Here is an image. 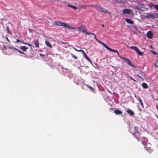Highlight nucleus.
Instances as JSON below:
<instances>
[{
	"label": "nucleus",
	"mask_w": 158,
	"mask_h": 158,
	"mask_svg": "<svg viewBox=\"0 0 158 158\" xmlns=\"http://www.w3.org/2000/svg\"><path fill=\"white\" fill-rule=\"evenodd\" d=\"M77 29L79 31H82V32H84L86 35H93L94 36V37L95 40L99 43L102 44L106 49L110 51H113L115 52H118V51H115L113 49H112L109 47L106 44H105L104 43L102 42V41L98 40L96 37L95 35L93 33H90L86 31V27L84 25H82L79 27H77Z\"/></svg>",
	"instance_id": "obj_1"
},
{
	"label": "nucleus",
	"mask_w": 158,
	"mask_h": 158,
	"mask_svg": "<svg viewBox=\"0 0 158 158\" xmlns=\"http://www.w3.org/2000/svg\"><path fill=\"white\" fill-rule=\"evenodd\" d=\"M113 50H114V49H113ZM114 50L117 51H118V52H113V51H112V52L117 53L118 55L124 61H126L127 62V63L128 65H129L130 66H131L132 67L135 68L136 67V66L135 65L133 64L131 62L128 58H126L121 57V56H119L118 51L117 50Z\"/></svg>",
	"instance_id": "obj_2"
},
{
	"label": "nucleus",
	"mask_w": 158,
	"mask_h": 158,
	"mask_svg": "<svg viewBox=\"0 0 158 158\" xmlns=\"http://www.w3.org/2000/svg\"><path fill=\"white\" fill-rule=\"evenodd\" d=\"M134 129L135 131L133 134V135L137 139H138L139 138L140 135L141 134L140 133L141 131L140 129L137 127H135Z\"/></svg>",
	"instance_id": "obj_3"
},
{
	"label": "nucleus",
	"mask_w": 158,
	"mask_h": 158,
	"mask_svg": "<svg viewBox=\"0 0 158 158\" xmlns=\"http://www.w3.org/2000/svg\"><path fill=\"white\" fill-rule=\"evenodd\" d=\"M129 48L131 49L135 50V52H136L138 54L139 56H142L143 54V52H141L140 51L139 49L136 47L135 46H131L129 47Z\"/></svg>",
	"instance_id": "obj_4"
},
{
	"label": "nucleus",
	"mask_w": 158,
	"mask_h": 158,
	"mask_svg": "<svg viewBox=\"0 0 158 158\" xmlns=\"http://www.w3.org/2000/svg\"><path fill=\"white\" fill-rule=\"evenodd\" d=\"M53 24L56 26H63L65 28L66 27H67V26H68L66 23L62 22L60 21L55 22L53 23Z\"/></svg>",
	"instance_id": "obj_5"
},
{
	"label": "nucleus",
	"mask_w": 158,
	"mask_h": 158,
	"mask_svg": "<svg viewBox=\"0 0 158 158\" xmlns=\"http://www.w3.org/2000/svg\"><path fill=\"white\" fill-rule=\"evenodd\" d=\"M79 51H81V52H82L83 54L84 55L85 58L90 63H92V62L90 60L89 58L87 55L85 53V52L84 50H82L81 49Z\"/></svg>",
	"instance_id": "obj_6"
},
{
	"label": "nucleus",
	"mask_w": 158,
	"mask_h": 158,
	"mask_svg": "<svg viewBox=\"0 0 158 158\" xmlns=\"http://www.w3.org/2000/svg\"><path fill=\"white\" fill-rule=\"evenodd\" d=\"M126 112L130 116H133L135 115L134 112L132 110L128 109L126 110Z\"/></svg>",
	"instance_id": "obj_7"
},
{
	"label": "nucleus",
	"mask_w": 158,
	"mask_h": 158,
	"mask_svg": "<svg viewBox=\"0 0 158 158\" xmlns=\"http://www.w3.org/2000/svg\"><path fill=\"white\" fill-rule=\"evenodd\" d=\"M132 12V10L131 9H123V12L124 14H130Z\"/></svg>",
	"instance_id": "obj_8"
},
{
	"label": "nucleus",
	"mask_w": 158,
	"mask_h": 158,
	"mask_svg": "<svg viewBox=\"0 0 158 158\" xmlns=\"http://www.w3.org/2000/svg\"><path fill=\"white\" fill-rule=\"evenodd\" d=\"M147 36L149 39H151L153 36V34L151 31H148L147 33Z\"/></svg>",
	"instance_id": "obj_9"
},
{
	"label": "nucleus",
	"mask_w": 158,
	"mask_h": 158,
	"mask_svg": "<svg viewBox=\"0 0 158 158\" xmlns=\"http://www.w3.org/2000/svg\"><path fill=\"white\" fill-rule=\"evenodd\" d=\"M33 42L35 44V46L36 47H39V40H33Z\"/></svg>",
	"instance_id": "obj_10"
},
{
	"label": "nucleus",
	"mask_w": 158,
	"mask_h": 158,
	"mask_svg": "<svg viewBox=\"0 0 158 158\" xmlns=\"http://www.w3.org/2000/svg\"><path fill=\"white\" fill-rule=\"evenodd\" d=\"M145 18L147 19L153 18V14H152L150 13H148L146 14V15L145 16Z\"/></svg>",
	"instance_id": "obj_11"
},
{
	"label": "nucleus",
	"mask_w": 158,
	"mask_h": 158,
	"mask_svg": "<svg viewBox=\"0 0 158 158\" xmlns=\"http://www.w3.org/2000/svg\"><path fill=\"white\" fill-rule=\"evenodd\" d=\"M16 42H17V43L21 42V43H22L24 44L27 45H28L29 46H32L31 44H29L23 41H21L18 39L16 40Z\"/></svg>",
	"instance_id": "obj_12"
},
{
	"label": "nucleus",
	"mask_w": 158,
	"mask_h": 158,
	"mask_svg": "<svg viewBox=\"0 0 158 158\" xmlns=\"http://www.w3.org/2000/svg\"><path fill=\"white\" fill-rule=\"evenodd\" d=\"M125 20L128 23H130L131 24H133L134 23V22L130 19H125Z\"/></svg>",
	"instance_id": "obj_13"
},
{
	"label": "nucleus",
	"mask_w": 158,
	"mask_h": 158,
	"mask_svg": "<svg viewBox=\"0 0 158 158\" xmlns=\"http://www.w3.org/2000/svg\"><path fill=\"white\" fill-rule=\"evenodd\" d=\"M114 112L115 113V114L116 115L119 114H122V111L120 110H114Z\"/></svg>",
	"instance_id": "obj_14"
},
{
	"label": "nucleus",
	"mask_w": 158,
	"mask_h": 158,
	"mask_svg": "<svg viewBox=\"0 0 158 158\" xmlns=\"http://www.w3.org/2000/svg\"><path fill=\"white\" fill-rule=\"evenodd\" d=\"M45 43L46 44V45L50 47L51 48H52V45L48 41H45Z\"/></svg>",
	"instance_id": "obj_15"
},
{
	"label": "nucleus",
	"mask_w": 158,
	"mask_h": 158,
	"mask_svg": "<svg viewBox=\"0 0 158 158\" xmlns=\"http://www.w3.org/2000/svg\"><path fill=\"white\" fill-rule=\"evenodd\" d=\"M93 6L96 9H100V8L101 6H99L98 5L96 4L95 5H90V6H86V7H89V6Z\"/></svg>",
	"instance_id": "obj_16"
},
{
	"label": "nucleus",
	"mask_w": 158,
	"mask_h": 158,
	"mask_svg": "<svg viewBox=\"0 0 158 158\" xmlns=\"http://www.w3.org/2000/svg\"><path fill=\"white\" fill-rule=\"evenodd\" d=\"M24 52H25L27 51V49L28 48V47H26L25 46H22L20 48Z\"/></svg>",
	"instance_id": "obj_17"
},
{
	"label": "nucleus",
	"mask_w": 158,
	"mask_h": 158,
	"mask_svg": "<svg viewBox=\"0 0 158 158\" xmlns=\"http://www.w3.org/2000/svg\"><path fill=\"white\" fill-rule=\"evenodd\" d=\"M99 9L103 12L106 13L107 12V10H106L104 8H103L102 6H100Z\"/></svg>",
	"instance_id": "obj_18"
},
{
	"label": "nucleus",
	"mask_w": 158,
	"mask_h": 158,
	"mask_svg": "<svg viewBox=\"0 0 158 158\" xmlns=\"http://www.w3.org/2000/svg\"><path fill=\"white\" fill-rule=\"evenodd\" d=\"M142 87L145 89L147 88L148 87L147 84L145 83H142Z\"/></svg>",
	"instance_id": "obj_19"
},
{
	"label": "nucleus",
	"mask_w": 158,
	"mask_h": 158,
	"mask_svg": "<svg viewBox=\"0 0 158 158\" xmlns=\"http://www.w3.org/2000/svg\"><path fill=\"white\" fill-rule=\"evenodd\" d=\"M67 26H67V27H65V28H70L71 29H73V30H75L76 28H77L73 27L72 26H69V25L67 24Z\"/></svg>",
	"instance_id": "obj_20"
},
{
	"label": "nucleus",
	"mask_w": 158,
	"mask_h": 158,
	"mask_svg": "<svg viewBox=\"0 0 158 158\" xmlns=\"http://www.w3.org/2000/svg\"><path fill=\"white\" fill-rule=\"evenodd\" d=\"M67 6L71 7L75 10H77V8L76 7L72 5L68 4L67 5Z\"/></svg>",
	"instance_id": "obj_21"
},
{
	"label": "nucleus",
	"mask_w": 158,
	"mask_h": 158,
	"mask_svg": "<svg viewBox=\"0 0 158 158\" xmlns=\"http://www.w3.org/2000/svg\"><path fill=\"white\" fill-rule=\"evenodd\" d=\"M87 87L89 88L90 89L92 90L93 93H94L95 89L91 86H89L88 85H87Z\"/></svg>",
	"instance_id": "obj_22"
},
{
	"label": "nucleus",
	"mask_w": 158,
	"mask_h": 158,
	"mask_svg": "<svg viewBox=\"0 0 158 158\" xmlns=\"http://www.w3.org/2000/svg\"><path fill=\"white\" fill-rule=\"evenodd\" d=\"M15 50L17 51H18L19 52L21 53V54H25V53L22 52V51H21L18 50V49L16 48H15Z\"/></svg>",
	"instance_id": "obj_23"
},
{
	"label": "nucleus",
	"mask_w": 158,
	"mask_h": 158,
	"mask_svg": "<svg viewBox=\"0 0 158 158\" xmlns=\"http://www.w3.org/2000/svg\"><path fill=\"white\" fill-rule=\"evenodd\" d=\"M153 18H158V13H156L155 14H153Z\"/></svg>",
	"instance_id": "obj_24"
},
{
	"label": "nucleus",
	"mask_w": 158,
	"mask_h": 158,
	"mask_svg": "<svg viewBox=\"0 0 158 158\" xmlns=\"http://www.w3.org/2000/svg\"><path fill=\"white\" fill-rule=\"evenodd\" d=\"M70 54L73 58H74L75 59H77V57L76 56L74 55V54L71 53Z\"/></svg>",
	"instance_id": "obj_25"
},
{
	"label": "nucleus",
	"mask_w": 158,
	"mask_h": 158,
	"mask_svg": "<svg viewBox=\"0 0 158 158\" xmlns=\"http://www.w3.org/2000/svg\"><path fill=\"white\" fill-rule=\"evenodd\" d=\"M148 141V140H147V139H146V138H145V143H143V142H142V143L143 144L144 146L145 145H146V142H147Z\"/></svg>",
	"instance_id": "obj_26"
},
{
	"label": "nucleus",
	"mask_w": 158,
	"mask_h": 158,
	"mask_svg": "<svg viewBox=\"0 0 158 158\" xmlns=\"http://www.w3.org/2000/svg\"><path fill=\"white\" fill-rule=\"evenodd\" d=\"M154 7L158 11V5H155Z\"/></svg>",
	"instance_id": "obj_27"
},
{
	"label": "nucleus",
	"mask_w": 158,
	"mask_h": 158,
	"mask_svg": "<svg viewBox=\"0 0 158 158\" xmlns=\"http://www.w3.org/2000/svg\"><path fill=\"white\" fill-rule=\"evenodd\" d=\"M6 30H7V32H8L9 33H10V32L9 31V27L7 26L6 27Z\"/></svg>",
	"instance_id": "obj_28"
},
{
	"label": "nucleus",
	"mask_w": 158,
	"mask_h": 158,
	"mask_svg": "<svg viewBox=\"0 0 158 158\" xmlns=\"http://www.w3.org/2000/svg\"><path fill=\"white\" fill-rule=\"evenodd\" d=\"M8 49H11V50H12L13 49H15V48H14L13 47H10V46H8Z\"/></svg>",
	"instance_id": "obj_29"
},
{
	"label": "nucleus",
	"mask_w": 158,
	"mask_h": 158,
	"mask_svg": "<svg viewBox=\"0 0 158 158\" xmlns=\"http://www.w3.org/2000/svg\"><path fill=\"white\" fill-rule=\"evenodd\" d=\"M154 64L155 67H158V65L157 64L156 62H155Z\"/></svg>",
	"instance_id": "obj_30"
},
{
	"label": "nucleus",
	"mask_w": 158,
	"mask_h": 158,
	"mask_svg": "<svg viewBox=\"0 0 158 158\" xmlns=\"http://www.w3.org/2000/svg\"><path fill=\"white\" fill-rule=\"evenodd\" d=\"M129 78H130L133 81H135V82L136 81L134 79H133V78H132L131 77H129Z\"/></svg>",
	"instance_id": "obj_31"
},
{
	"label": "nucleus",
	"mask_w": 158,
	"mask_h": 158,
	"mask_svg": "<svg viewBox=\"0 0 158 158\" xmlns=\"http://www.w3.org/2000/svg\"><path fill=\"white\" fill-rule=\"evenodd\" d=\"M152 52L153 53V54H154V55H156L157 54L156 52H155V51H152Z\"/></svg>",
	"instance_id": "obj_32"
},
{
	"label": "nucleus",
	"mask_w": 158,
	"mask_h": 158,
	"mask_svg": "<svg viewBox=\"0 0 158 158\" xmlns=\"http://www.w3.org/2000/svg\"><path fill=\"white\" fill-rule=\"evenodd\" d=\"M73 48L77 51V52H81V51H79L80 50H77V49H76V48Z\"/></svg>",
	"instance_id": "obj_33"
},
{
	"label": "nucleus",
	"mask_w": 158,
	"mask_h": 158,
	"mask_svg": "<svg viewBox=\"0 0 158 158\" xmlns=\"http://www.w3.org/2000/svg\"><path fill=\"white\" fill-rule=\"evenodd\" d=\"M61 43L63 44H68V42H61Z\"/></svg>",
	"instance_id": "obj_34"
},
{
	"label": "nucleus",
	"mask_w": 158,
	"mask_h": 158,
	"mask_svg": "<svg viewBox=\"0 0 158 158\" xmlns=\"http://www.w3.org/2000/svg\"><path fill=\"white\" fill-rule=\"evenodd\" d=\"M40 56H41V57H43L44 56V54H42L41 53L40 54Z\"/></svg>",
	"instance_id": "obj_35"
},
{
	"label": "nucleus",
	"mask_w": 158,
	"mask_h": 158,
	"mask_svg": "<svg viewBox=\"0 0 158 158\" xmlns=\"http://www.w3.org/2000/svg\"><path fill=\"white\" fill-rule=\"evenodd\" d=\"M135 76H136L138 77H139L140 79H143L140 76H139V75H135Z\"/></svg>",
	"instance_id": "obj_36"
},
{
	"label": "nucleus",
	"mask_w": 158,
	"mask_h": 158,
	"mask_svg": "<svg viewBox=\"0 0 158 158\" xmlns=\"http://www.w3.org/2000/svg\"><path fill=\"white\" fill-rule=\"evenodd\" d=\"M3 48L6 50H7V48L6 47H5V46H4Z\"/></svg>",
	"instance_id": "obj_37"
},
{
	"label": "nucleus",
	"mask_w": 158,
	"mask_h": 158,
	"mask_svg": "<svg viewBox=\"0 0 158 158\" xmlns=\"http://www.w3.org/2000/svg\"><path fill=\"white\" fill-rule=\"evenodd\" d=\"M6 39L8 41V42H10V40H9L8 39L7 37H6Z\"/></svg>",
	"instance_id": "obj_38"
},
{
	"label": "nucleus",
	"mask_w": 158,
	"mask_h": 158,
	"mask_svg": "<svg viewBox=\"0 0 158 158\" xmlns=\"http://www.w3.org/2000/svg\"><path fill=\"white\" fill-rule=\"evenodd\" d=\"M139 102H140V103L141 102H142V101H141V99H139Z\"/></svg>",
	"instance_id": "obj_39"
},
{
	"label": "nucleus",
	"mask_w": 158,
	"mask_h": 158,
	"mask_svg": "<svg viewBox=\"0 0 158 158\" xmlns=\"http://www.w3.org/2000/svg\"><path fill=\"white\" fill-rule=\"evenodd\" d=\"M140 103H141V104L142 105V106H143V103L142 102H141Z\"/></svg>",
	"instance_id": "obj_40"
},
{
	"label": "nucleus",
	"mask_w": 158,
	"mask_h": 158,
	"mask_svg": "<svg viewBox=\"0 0 158 158\" xmlns=\"http://www.w3.org/2000/svg\"><path fill=\"white\" fill-rule=\"evenodd\" d=\"M102 27H104V24H102Z\"/></svg>",
	"instance_id": "obj_41"
},
{
	"label": "nucleus",
	"mask_w": 158,
	"mask_h": 158,
	"mask_svg": "<svg viewBox=\"0 0 158 158\" xmlns=\"http://www.w3.org/2000/svg\"><path fill=\"white\" fill-rule=\"evenodd\" d=\"M28 30H29V31L30 32H31V31H30V29H29Z\"/></svg>",
	"instance_id": "obj_42"
},
{
	"label": "nucleus",
	"mask_w": 158,
	"mask_h": 158,
	"mask_svg": "<svg viewBox=\"0 0 158 158\" xmlns=\"http://www.w3.org/2000/svg\"><path fill=\"white\" fill-rule=\"evenodd\" d=\"M108 91L110 93V92L109 90H108Z\"/></svg>",
	"instance_id": "obj_43"
},
{
	"label": "nucleus",
	"mask_w": 158,
	"mask_h": 158,
	"mask_svg": "<svg viewBox=\"0 0 158 158\" xmlns=\"http://www.w3.org/2000/svg\"><path fill=\"white\" fill-rule=\"evenodd\" d=\"M157 118H158V116L157 117Z\"/></svg>",
	"instance_id": "obj_44"
}]
</instances>
